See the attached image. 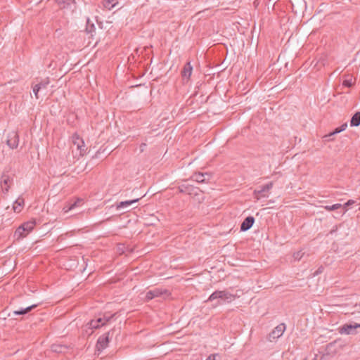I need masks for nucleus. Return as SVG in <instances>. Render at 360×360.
<instances>
[{"mask_svg": "<svg viewBox=\"0 0 360 360\" xmlns=\"http://www.w3.org/2000/svg\"><path fill=\"white\" fill-rule=\"evenodd\" d=\"M146 146V144H142L141 146V150L143 151V148Z\"/></svg>", "mask_w": 360, "mask_h": 360, "instance_id": "32", "label": "nucleus"}, {"mask_svg": "<svg viewBox=\"0 0 360 360\" xmlns=\"http://www.w3.org/2000/svg\"><path fill=\"white\" fill-rule=\"evenodd\" d=\"M91 329H97L100 327V324H98L96 320H91L87 324Z\"/></svg>", "mask_w": 360, "mask_h": 360, "instance_id": "23", "label": "nucleus"}, {"mask_svg": "<svg viewBox=\"0 0 360 360\" xmlns=\"http://www.w3.org/2000/svg\"><path fill=\"white\" fill-rule=\"evenodd\" d=\"M12 184V179L8 174H3L1 177V187L2 191L4 193H7L10 188V186Z\"/></svg>", "mask_w": 360, "mask_h": 360, "instance_id": "8", "label": "nucleus"}, {"mask_svg": "<svg viewBox=\"0 0 360 360\" xmlns=\"http://www.w3.org/2000/svg\"><path fill=\"white\" fill-rule=\"evenodd\" d=\"M255 219L252 216L246 217L240 225V230L242 231H246L249 230L253 225Z\"/></svg>", "mask_w": 360, "mask_h": 360, "instance_id": "11", "label": "nucleus"}, {"mask_svg": "<svg viewBox=\"0 0 360 360\" xmlns=\"http://www.w3.org/2000/svg\"><path fill=\"white\" fill-rule=\"evenodd\" d=\"M139 200V199L137 198V199H134V200H131L122 201L117 205L116 208H117V210L127 208L129 206L138 202Z\"/></svg>", "mask_w": 360, "mask_h": 360, "instance_id": "14", "label": "nucleus"}, {"mask_svg": "<svg viewBox=\"0 0 360 360\" xmlns=\"http://www.w3.org/2000/svg\"><path fill=\"white\" fill-rule=\"evenodd\" d=\"M342 207V205L341 204L337 203V204H334L333 205H326L324 207V209L326 210L327 211H333V210H338Z\"/></svg>", "mask_w": 360, "mask_h": 360, "instance_id": "21", "label": "nucleus"}, {"mask_svg": "<svg viewBox=\"0 0 360 360\" xmlns=\"http://www.w3.org/2000/svg\"><path fill=\"white\" fill-rule=\"evenodd\" d=\"M353 84H354V82H353L352 78L345 79L343 82V85L345 86H347V87L352 86L353 85Z\"/></svg>", "mask_w": 360, "mask_h": 360, "instance_id": "27", "label": "nucleus"}, {"mask_svg": "<svg viewBox=\"0 0 360 360\" xmlns=\"http://www.w3.org/2000/svg\"><path fill=\"white\" fill-rule=\"evenodd\" d=\"M110 319H111V316H108V317L104 316L103 318H98L96 320L97 323L98 324H100V326H104L107 322H108L110 321Z\"/></svg>", "mask_w": 360, "mask_h": 360, "instance_id": "22", "label": "nucleus"}, {"mask_svg": "<svg viewBox=\"0 0 360 360\" xmlns=\"http://www.w3.org/2000/svg\"><path fill=\"white\" fill-rule=\"evenodd\" d=\"M82 200L80 199H78L76 202H75L74 203H72L70 206L69 207H65L63 208V210L65 212H69L70 210H73L75 207H76L77 206H78V204L82 202Z\"/></svg>", "mask_w": 360, "mask_h": 360, "instance_id": "20", "label": "nucleus"}, {"mask_svg": "<svg viewBox=\"0 0 360 360\" xmlns=\"http://www.w3.org/2000/svg\"><path fill=\"white\" fill-rule=\"evenodd\" d=\"M360 124V114H354L350 121L352 127H357Z\"/></svg>", "mask_w": 360, "mask_h": 360, "instance_id": "19", "label": "nucleus"}, {"mask_svg": "<svg viewBox=\"0 0 360 360\" xmlns=\"http://www.w3.org/2000/svg\"><path fill=\"white\" fill-rule=\"evenodd\" d=\"M266 192H268V191L264 190V186H263L260 190L255 191V196L257 200L262 198H267L269 195L265 194Z\"/></svg>", "mask_w": 360, "mask_h": 360, "instance_id": "18", "label": "nucleus"}, {"mask_svg": "<svg viewBox=\"0 0 360 360\" xmlns=\"http://www.w3.org/2000/svg\"><path fill=\"white\" fill-rule=\"evenodd\" d=\"M6 144L11 149H15L18 148L19 144V136L16 131H13L8 134Z\"/></svg>", "mask_w": 360, "mask_h": 360, "instance_id": "6", "label": "nucleus"}, {"mask_svg": "<svg viewBox=\"0 0 360 360\" xmlns=\"http://www.w3.org/2000/svg\"><path fill=\"white\" fill-rule=\"evenodd\" d=\"M110 332H108L107 333L101 335L97 341L96 348L98 351H101L108 347L109 340H110Z\"/></svg>", "mask_w": 360, "mask_h": 360, "instance_id": "7", "label": "nucleus"}, {"mask_svg": "<svg viewBox=\"0 0 360 360\" xmlns=\"http://www.w3.org/2000/svg\"><path fill=\"white\" fill-rule=\"evenodd\" d=\"M234 299V295L228 291L217 290L210 295L207 302L216 301V303L214 304V306L217 307L221 304L223 302H231Z\"/></svg>", "mask_w": 360, "mask_h": 360, "instance_id": "1", "label": "nucleus"}, {"mask_svg": "<svg viewBox=\"0 0 360 360\" xmlns=\"http://www.w3.org/2000/svg\"><path fill=\"white\" fill-rule=\"evenodd\" d=\"M117 3V0H105L103 1V6L108 10H111L115 7Z\"/></svg>", "mask_w": 360, "mask_h": 360, "instance_id": "17", "label": "nucleus"}, {"mask_svg": "<svg viewBox=\"0 0 360 360\" xmlns=\"http://www.w3.org/2000/svg\"><path fill=\"white\" fill-rule=\"evenodd\" d=\"M72 143L73 146L76 147L79 157L83 156L86 153L87 148L84 144V140L77 134L72 135Z\"/></svg>", "mask_w": 360, "mask_h": 360, "instance_id": "3", "label": "nucleus"}, {"mask_svg": "<svg viewBox=\"0 0 360 360\" xmlns=\"http://www.w3.org/2000/svg\"><path fill=\"white\" fill-rule=\"evenodd\" d=\"M354 200H348V201H347V202L344 205V206H345V207H347V206H349V205H352V204H354Z\"/></svg>", "mask_w": 360, "mask_h": 360, "instance_id": "30", "label": "nucleus"}, {"mask_svg": "<svg viewBox=\"0 0 360 360\" xmlns=\"http://www.w3.org/2000/svg\"><path fill=\"white\" fill-rule=\"evenodd\" d=\"M264 190H267L269 191V190H271L272 188L273 183L270 182V183L264 185Z\"/></svg>", "mask_w": 360, "mask_h": 360, "instance_id": "29", "label": "nucleus"}, {"mask_svg": "<svg viewBox=\"0 0 360 360\" xmlns=\"http://www.w3.org/2000/svg\"><path fill=\"white\" fill-rule=\"evenodd\" d=\"M56 1L60 4H63V7L65 8L66 6L70 5L71 3L74 1V0H56Z\"/></svg>", "mask_w": 360, "mask_h": 360, "instance_id": "24", "label": "nucleus"}, {"mask_svg": "<svg viewBox=\"0 0 360 360\" xmlns=\"http://www.w3.org/2000/svg\"><path fill=\"white\" fill-rule=\"evenodd\" d=\"M37 307L36 304L31 305L30 307H27L25 309H21L20 310H16L13 311V314L15 315H24L30 312L32 309L35 308Z\"/></svg>", "mask_w": 360, "mask_h": 360, "instance_id": "16", "label": "nucleus"}, {"mask_svg": "<svg viewBox=\"0 0 360 360\" xmlns=\"http://www.w3.org/2000/svg\"><path fill=\"white\" fill-rule=\"evenodd\" d=\"M210 174L207 173H195L192 176V179L198 183H204L210 179Z\"/></svg>", "mask_w": 360, "mask_h": 360, "instance_id": "12", "label": "nucleus"}, {"mask_svg": "<svg viewBox=\"0 0 360 360\" xmlns=\"http://www.w3.org/2000/svg\"><path fill=\"white\" fill-rule=\"evenodd\" d=\"M192 66L191 65L190 63H187L184 68V70L182 71V77L184 78H190L191 75V73H192Z\"/></svg>", "mask_w": 360, "mask_h": 360, "instance_id": "15", "label": "nucleus"}, {"mask_svg": "<svg viewBox=\"0 0 360 360\" xmlns=\"http://www.w3.org/2000/svg\"><path fill=\"white\" fill-rule=\"evenodd\" d=\"M24 206V199L22 198L19 197L14 202L13 205V209L15 212H20L22 210Z\"/></svg>", "mask_w": 360, "mask_h": 360, "instance_id": "13", "label": "nucleus"}, {"mask_svg": "<svg viewBox=\"0 0 360 360\" xmlns=\"http://www.w3.org/2000/svg\"><path fill=\"white\" fill-rule=\"evenodd\" d=\"M358 328H360L359 323H354V324H345L341 328H340V333L341 334H354L355 330Z\"/></svg>", "mask_w": 360, "mask_h": 360, "instance_id": "9", "label": "nucleus"}, {"mask_svg": "<svg viewBox=\"0 0 360 360\" xmlns=\"http://www.w3.org/2000/svg\"><path fill=\"white\" fill-rule=\"evenodd\" d=\"M41 90V86L35 85L33 86V93L36 97V98H39L38 93Z\"/></svg>", "mask_w": 360, "mask_h": 360, "instance_id": "26", "label": "nucleus"}, {"mask_svg": "<svg viewBox=\"0 0 360 360\" xmlns=\"http://www.w3.org/2000/svg\"><path fill=\"white\" fill-rule=\"evenodd\" d=\"M34 221L25 222L15 230L13 235L14 239L19 240L25 238L34 229Z\"/></svg>", "mask_w": 360, "mask_h": 360, "instance_id": "2", "label": "nucleus"}, {"mask_svg": "<svg viewBox=\"0 0 360 360\" xmlns=\"http://www.w3.org/2000/svg\"><path fill=\"white\" fill-rule=\"evenodd\" d=\"M285 323H281L278 325L269 334L268 336V339L269 341L272 342L277 340L280 338L285 330Z\"/></svg>", "mask_w": 360, "mask_h": 360, "instance_id": "5", "label": "nucleus"}, {"mask_svg": "<svg viewBox=\"0 0 360 360\" xmlns=\"http://www.w3.org/2000/svg\"><path fill=\"white\" fill-rule=\"evenodd\" d=\"M49 81H46V82H41L40 84H39L38 85L41 86V89H46L47 85L49 84Z\"/></svg>", "mask_w": 360, "mask_h": 360, "instance_id": "28", "label": "nucleus"}, {"mask_svg": "<svg viewBox=\"0 0 360 360\" xmlns=\"http://www.w3.org/2000/svg\"><path fill=\"white\" fill-rule=\"evenodd\" d=\"M304 252L302 250H299L293 254V258L295 260H300L303 257Z\"/></svg>", "mask_w": 360, "mask_h": 360, "instance_id": "25", "label": "nucleus"}, {"mask_svg": "<svg viewBox=\"0 0 360 360\" xmlns=\"http://www.w3.org/2000/svg\"><path fill=\"white\" fill-rule=\"evenodd\" d=\"M206 360H216L215 359V355L214 354H211L210 355Z\"/></svg>", "mask_w": 360, "mask_h": 360, "instance_id": "31", "label": "nucleus"}, {"mask_svg": "<svg viewBox=\"0 0 360 360\" xmlns=\"http://www.w3.org/2000/svg\"><path fill=\"white\" fill-rule=\"evenodd\" d=\"M169 292L167 290L155 288L146 292V299L150 300L155 297H162L164 299L168 297Z\"/></svg>", "mask_w": 360, "mask_h": 360, "instance_id": "4", "label": "nucleus"}, {"mask_svg": "<svg viewBox=\"0 0 360 360\" xmlns=\"http://www.w3.org/2000/svg\"><path fill=\"white\" fill-rule=\"evenodd\" d=\"M347 127V123L345 122V123L342 124L340 127L336 128L332 132L323 136V139H324L325 141H330L333 140V139L331 138L333 136H334L335 134H337L338 133H340L341 131H345Z\"/></svg>", "mask_w": 360, "mask_h": 360, "instance_id": "10", "label": "nucleus"}, {"mask_svg": "<svg viewBox=\"0 0 360 360\" xmlns=\"http://www.w3.org/2000/svg\"><path fill=\"white\" fill-rule=\"evenodd\" d=\"M359 210H360V207H359Z\"/></svg>", "mask_w": 360, "mask_h": 360, "instance_id": "33", "label": "nucleus"}]
</instances>
